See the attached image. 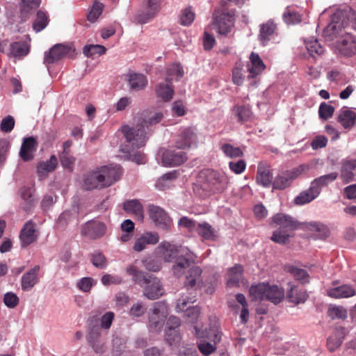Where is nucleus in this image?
<instances>
[{"mask_svg":"<svg viewBox=\"0 0 356 356\" xmlns=\"http://www.w3.org/2000/svg\"><path fill=\"white\" fill-rule=\"evenodd\" d=\"M163 118L161 112L155 113L148 119H143L136 127L125 124L122 126L120 131L126 139L127 144L121 147V152L128 156H141L137 150L143 147L147 140L145 127L159 123Z\"/></svg>","mask_w":356,"mask_h":356,"instance_id":"1","label":"nucleus"},{"mask_svg":"<svg viewBox=\"0 0 356 356\" xmlns=\"http://www.w3.org/2000/svg\"><path fill=\"white\" fill-rule=\"evenodd\" d=\"M127 273L132 276L133 282L144 288L143 295L149 300H156L163 295L164 291L159 278L139 270L135 266L127 267Z\"/></svg>","mask_w":356,"mask_h":356,"instance_id":"2","label":"nucleus"},{"mask_svg":"<svg viewBox=\"0 0 356 356\" xmlns=\"http://www.w3.org/2000/svg\"><path fill=\"white\" fill-rule=\"evenodd\" d=\"M350 23L353 29L356 31V13L351 9H338L332 15L330 22L323 29V36L327 40H332Z\"/></svg>","mask_w":356,"mask_h":356,"instance_id":"3","label":"nucleus"},{"mask_svg":"<svg viewBox=\"0 0 356 356\" xmlns=\"http://www.w3.org/2000/svg\"><path fill=\"white\" fill-rule=\"evenodd\" d=\"M193 333L197 338V346L203 355L209 356L216 352L217 344L220 343L222 337V333L218 327L211 326L209 329H202L195 325Z\"/></svg>","mask_w":356,"mask_h":356,"instance_id":"4","label":"nucleus"},{"mask_svg":"<svg viewBox=\"0 0 356 356\" xmlns=\"http://www.w3.org/2000/svg\"><path fill=\"white\" fill-rule=\"evenodd\" d=\"M249 292L252 300H268L275 305L280 303L284 298V291L282 289L264 282L251 286Z\"/></svg>","mask_w":356,"mask_h":356,"instance_id":"5","label":"nucleus"},{"mask_svg":"<svg viewBox=\"0 0 356 356\" xmlns=\"http://www.w3.org/2000/svg\"><path fill=\"white\" fill-rule=\"evenodd\" d=\"M200 177L204 179L207 188L213 193H222L229 184L227 175L218 170L205 169L201 172Z\"/></svg>","mask_w":356,"mask_h":356,"instance_id":"6","label":"nucleus"},{"mask_svg":"<svg viewBox=\"0 0 356 356\" xmlns=\"http://www.w3.org/2000/svg\"><path fill=\"white\" fill-rule=\"evenodd\" d=\"M273 223L279 226L278 229L289 232H293L297 229L310 230L312 224L306 222H299L292 216L278 213L274 215L272 218Z\"/></svg>","mask_w":356,"mask_h":356,"instance_id":"7","label":"nucleus"},{"mask_svg":"<svg viewBox=\"0 0 356 356\" xmlns=\"http://www.w3.org/2000/svg\"><path fill=\"white\" fill-rule=\"evenodd\" d=\"M86 339L89 346L95 353L102 355L106 352V342L97 323H94L92 321H90Z\"/></svg>","mask_w":356,"mask_h":356,"instance_id":"8","label":"nucleus"},{"mask_svg":"<svg viewBox=\"0 0 356 356\" xmlns=\"http://www.w3.org/2000/svg\"><path fill=\"white\" fill-rule=\"evenodd\" d=\"M196 256L188 248H184L181 251V254L178 256L173 261L172 271L177 277H181L186 270L195 262Z\"/></svg>","mask_w":356,"mask_h":356,"instance_id":"9","label":"nucleus"},{"mask_svg":"<svg viewBox=\"0 0 356 356\" xmlns=\"http://www.w3.org/2000/svg\"><path fill=\"white\" fill-rule=\"evenodd\" d=\"M235 13L234 10L223 11L220 15L213 17V26L217 33L227 35L234 26Z\"/></svg>","mask_w":356,"mask_h":356,"instance_id":"10","label":"nucleus"},{"mask_svg":"<svg viewBox=\"0 0 356 356\" xmlns=\"http://www.w3.org/2000/svg\"><path fill=\"white\" fill-rule=\"evenodd\" d=\"M304 165L290 170H285L277 175L273 182V187L277 190H284L289 187L292 181L304 170Z\"/></svg>","mask_w":356,"mask_h":356,"instance_id":"11","label":"nucleus"},{"mask_svg":"<svg viewBox=\"0 0 356 356\" xmlns=\"http://www.w3.org/2000/svg\"><path fill=\"white\" fill-rule=\"evenodd\" d=\"M184 248L174 243L164 241L157 246L156 252L165 262H172L181 254Z\"/></svg>","mask_w":356,"mask_h":356,"instance_id":"12","label":"nucleus"},{"mask_svg":"<svg viewBox=\"0 0 356 356\" xmlns=\"http://www.w3.org/2000/svg\"><path fill=\"white\" fill-rule=\"evenodd\" d=\"M335 48L339 54L345 56H351L356 54V38L350 33L346 32L341 34L336 42Z\"/></svg>","mask_w":356,"mask_h":356,"instance_id":"13","label":"nucleus"},{"mask_svg":"<svg viewBox=\"0 0 356 356\" xmlns=\"http://www.w3.org/2000/svg\"><path fill=\"white\" fill-rule=\"evenodd\" d=\"M161 9L160 0H147L146 8L135 16V22L139 24L149 22Z\"/></svg>","mask_w":356,"mask_h":356,"instance_id":"14","label":"nucleus"},{"mask_svg":"<svg viewBox=\"0 0 356 356\" xmlns=\"http://www.w3.org/2000/svg\"><path fill=\"white\" fill-rule=\"evenodd\" d=\"M99 168L86 174L83 178V187L85 190L102 189L107 188Z\"/></svg>","mask_w":356,"mask_h":356,"instance_id":"15","label":"nucleus"},{"mask_svg":"<svg viewBox=\"0 0 356 356\" xmlns=\"http://www.w3.org/2000/svg\"><path fill=\"white\" fill-rule=\"evenodd\" d=\"M149 213L150 218L158 227L165 230H168L171 227L172 220L161 207L150 205L149 207Z\"/></svg>","mask_w":356,"mask_h":356,"instance_id":"16","label":"nucleus"},{"mask_svg":"<svg viewBox=\"0 0 356 356\" xmlns=\"http://www.w3.org/2000/svg\"><path fill=\"white\" fill-rule=\"evenodd\" d=\"M71 51L72 47L70 45L56 44L44 53V63H54L65 58Z\"/></svg>","mask_w":356,"mask_h":356,"instance_id":"17","label":"nucleus"},{"mask_svg":"<svg viewBox=\"0 0 356 356\" xmlns=\"http://www.w3.org/2000/svg\"><path fill=\"white\" fill-rule=\"evenodd\" d=\"M106 232L104 223L97 220H89L81 228V234L92 239L102 237Z\"/></svg>","mask_w":356,"mask_h":356,"instance_id":"18","label":"nucleus"},{"mask_svg":"<svg viewBox=\"0 0 356 356\" xmlns=\"http://www.w3.org/2000/svg\"><path fill=\"white\" fill-rule=\"evenodd\" d=\"M103 175L106 187H109L118 181L122 175L123 171L120 165L110 164L99 168Z\"/></svg>","mask_w":356,"mask_h":356,"instance_id":"19","label":"nucleus"},{"mask_svg":"<svg viewBox=\"0 0 356 356\" xmlns=\"http://www.w3.org/2000/svg\"><path fill=\"white\" fill-rule=\"evenodd\" d=\"M40 270V266L36 265L22 276L21 288L23 291H31L39 282Z\"/></svg>","mask_w":356,"mask_h":356,"instance_id":"20","label":"nucleus"},{"mask_svg":"<svg viewBox=\"0 0 356 356\" xmlns=\"http://www.w3.org/2000/svg\"><path fill=\"white\" fill-rule=\"evenodd\" d=\"M202 273V270L200 266H193L190 268L186 276L184 287L187 290H196L197 288L200 287L202 283L201 278Z\"/></svg>","mask_w":356,"mask_h":356,"instance_id":"21","label":"nucleus"},{"mask_svg":"<svg viewBox=\"0 0 356 356\" xmlns=\"http://www.w3.org/2000/svg\"><path fill=\"white\" fill-rule=\"evenodd\" d=\"M159 235L155 232H147L138 237L133 246V250L140 252L146 248L147 245H155L159 241Z\"/></svg>","mask_w":356,"mask_h":356,"instance_id":"22","label":"nucleus"},{"mask_svg":"<svg viewBox=\"0 0 356 356\" xmlns=\"http://www.w3.org/2000/svg\"><path fill=\"white\" fill-rule=\"evenodd\" d=\"M257 181L264 187L273 185V172L271 167L265 163H260L257 168Z\"/></svg>","mask_w":356,"mask_h":356,"instance_id":"23","label":"nucleus"},{"mask_svg":"<svg viewBox=\"0 0 356 356\" xmlns=\"http://www.w3.org/2000/svg\"><path fill=\"white\" fill-rule=\"evenodd\" d=\"M195 129L191 127L184 128L176 141L177 149H186L190 148L191 143L196 140Z\"/></svg>","mask_w":356,"mask_h":356,"instance_id":"24","label":"nucleus"},{"mask_svg":"<svg viewBox=\"0 0 356 356\" xmlns=\"http://www.w3.org/2000/svg\"><path fill=\"white\" fill-rule=\"evenodd\" d=\"M19 238L22 247L28 246L37 239L35 224L32 221L24 224L20 232Z\"/></svg>","mask_w":356,"mask_h":356,"instance_id":"25","label":"nucleus"},{"mask_svg":"<svg viewBox=\"0 0 356 356\" xmlns=\"http://www.w3.org/2000/svg\"><path fill=\"white\" fill-rule=\"evenodd\" d=\"M250 63L248 65V71L249 72L248 78L252 79L259 75L265 69L266 65L257 53L252 52L250 56Z\"/></svg>","mask_w":356,"mask_h":356,"instance_id":"26","label":"nucleus"},{"mask_svg":"<svg viewBox=\"0 0 356 356\" xmlns=\"http://www.w3.org/2000/svg\"><path fill=\"white\" fill-rule=\"evenodd\" d=\"M346 335L345 328L336 327L327 339V347L330 352L336 350L342 343Z\"/></svg>","mask_w":356,"mask_h":356,"instance_id":"27","label":"nucleus"},{"mask_svg":"<svg viewBox=\"0 0 356 356\" xmlns=\"http://www.w3.org/2000/svg\"><path fill=\"white\" fill-rule=\"evenodd\" d=\"M328 296L333 298H347L356 294L355 289L350 285L343 284L327 291Z\"/></svg>","mask_w":356,"mask_h":356,"instance_id":"28","label":"nucleus"},{"mask_svg":"<svg viewBox=\"0 0 356 356\" xmlns=\"http://www.w3.org/2000/svg\"><path fill=\"white\" fill-rule=\"evenodd\" d=\"M338 120L344 129H350L355 124L356 111L352 108L343 107L340 110Z\"/></svg>","mask_w":356,"mask_h":356,"instance_id":"29","label":"nucleus"},{"mask_svg":"<svg viewBox=\"0 0 356 356\" xmlns=\"http://www.w3.org/2000/svg\"><path fill=\"white\" fill-rule=\"evenodd\" d=\"M57 165V157H50L47 161L40 162L37 166V174L40 179H45L49 172L56 169Z\"/></svg>","mask_w":356,"mask_h":356,"instance_id":"30","label":"nucleus"},{"mask_svg":"<svg viewBox=\"0 0 356 356\" xmlns=\"http://www.w3.org/2000/svg\"><path fill=\"white\" fill-rule=\"evenodd\" d=\"M338 176L337 172L323 175L313 181V200L319 194L322 187L327 186L329 183L334 181Z\"/></svg>","mask_w":356,"mask_h":356,"instance_id":"31","label":"nucleus"},{"mask_svg":"<svg viewBox=\"0 0 356 356\" xmlns=\"http://www.w3.org/2000/svg\"><path fill=\"white\" fill-rule=\"evenodd\" d=\"M276 29V24L270 20L260 26L259 38L263 45L267 44L271 37L274 35Z\"/></svg>","mask_w":356,"mask_h":356,"instance_id":"32","label":"nucleus"},{"mask_svg":"<svg viewBox=\"0 0 356 356\" xmlns=\"http://www.w3.org/2000/svg\"><path fill=\"white\" fill-rule=\"evenodd\" d=\"M356 169V159L345 160L341 166V179L345 184L353 181V170Z\"/></svg>","mask_w":356,"mask_h":356,"instance_id":"33","label":"nucleus"},{"mask_svg":"<svg viewBox=\"0 0 356 356\" xmlns=\"http://www.w3.org/2000/svg\"><path fill=\"white\" fill-rule=\"evenodd\" d=\"M38 146L37 138L34 136L24 137L22 139L19 156H31Z\"/></svg>","mask_w":356,"mask_h":356,"instance_id":"34","label":"nucleus"},{"mask_svg":"<svg viewBox=\"0 0 356 356\" xmlns=\"http://www.w3.org/2000/svg\"><path fill=\"white\" fill-rule=\"evenodd\" d=\"M288 285L289 290L286 297L289 302L295 304H299L304 302L306 300L307 294L304 291L300 289L297 286H295L291 283H289Z\"/></svg>","mask_w":356,"mask_h":356,"instance_id":"35","label":"nucleus"},{"mask_svg":"<svg viewBox=\"0 0 356 356\" xmlns=\"http://www.w3.org/2000/svg\"><path fill=\"white\" fill-rule=\"evenodd\" d=\"M123 209L126 212L134 215L138 220L143 219V207L138 200L125 201Z\"/></svg>","mask_w":356,"mask_h":356,"instance_id":"36","label":"nucleus"},{"mask_svg":"<svg viewBox=\"0 0 356 356\" xmlns=\"http://www.w3.org/2000/svg\"><path fill=\"white\" fill-rule=\"evenodd\" d=\"M40 2L41 0H22L20 5L22 20L29 19L33 11L39 7Z\"/></svg>","mask_w":356,"mask_h":356,"instance_id":"37","label":"nucleus"},{"mask_svg":"<svg viewBox=\"0 0 356 356\" xmlns=\"http://www.w3.org/2000/svg\"><path fill=\"white\" fill-rule=\"evenodd\" d=\"M243 267L242 265L236 264L234 267L230 268L228 271L227 286H234L238 285L243 279Z\"/></svg>","mask_w":356,"mask_h":356,"instance_id":"38","label":"nucleus"},{"mask_svg":"<svg viewBox=\"0 0 356 356\" xmlns=\"http://www.w3.org/2000/svg\"><path fill=\"white\" fill-rule=\"evenodd\" d=\"M195 230L204 240L214 241L217 237L215 229L208 222L198 223Z\"/></svg>","mask_w":356,"mask_h":356,"instance_id":"39","label":"nucleus"},{"mask_svg":"<svg viewBox=\"0 0 356 356\" xmlns=\"http://www.w3.org/2000/svg\"><path fill=\"white\" fill-rule=\"evenodd\" d=\"M10 56L15 58H23L29 52V48L24 42H15L10 44Z\"/></svg>","mask_w":356,"mask_h":356,"instance_id":"40","label":"nucleus"},{"mask_svg":"<svg viewBox=\"0 0 356 356\" xmlns=\"http://www.w3.org/2000/svg\"><path fill=\"white\" fill-rule=\"evenodd\" d=\"M286 270L298 281L302 284L309 283V275L308 273L302 268L289 265L286 266Z\"/></svg>","mask_w":356,"mask_h":356,"instance_id":"41","label":"nucleus"},{"mask_svg":"<svg viewBox=\"0 0 356 356\" xmlns=\"http://www.w3.org/2000/svg\"><path fill=\"white\" fill-rule=\"evenodd\" d=\"M129 83L131 90L138 91L145 88L147 84V80L143 74H133L129 76Z\"/></svg>","mask_w":356,"mask_h":356,"instance_id":"42","label":"nucleus"},{"mask_svg":"<svg viewBox=\"0 0 356 356\" xmlns=\"http://www.w3.org/2000/svg\"><path fill=\"white\" fill-rule=\"evenodd\" d=\"M156 93L163 101L169 102L173 97L174 90L170 84L160 83L156 86Z\"/></svg>","mask_w":356,"mask_h":356,"instance_id":"43","label":"nucleus"},{"mask_svg":"<svg viewBox=\"0 0 356 356\" xmlns=\"http://www.w3.org/2000/svg\"><path fill=\"white\" fill-rule=\"evenodd\" d=\"M232 112L240 122L248 121L252 114L248 105H236L232 108Z\"/></svg>","mask_w":356,"mask_h":356,"instance_id":"44","label":"nucleus"},{"mask_svg":"<svg viewBox=\"0 0 356 356\" xmlns=\"http://www.w3.org/2000/svg\"><path fill=\"white\" fill-rule=\"evenodd\" d=\"M176 178V173L174 172H168L159 177L156 183L155 187L160 191H164L169 188L172 185V181Z\"/></svg>","mask_w":356,"mask_h":356,"instance_id":"45","label":"nucleus"},{"mask_svg":"<svg viewBox=\"0 0 356 356\" xmlns=\"http://www.w3.org/2000/svg\"><path fill=\"white\" fill-rule=\"evenodd\" d=\"M282 18L284 22L289 25H294L302 21L301 15L289 7L285 9L282 15Z\"/></svg>","mask_w":356,"mask_h":356,"instance_id":"46","label":"nucleus"},{"mask_svg":"<svg viewBox=\"0 0 356 356\" xmlns=\"http://www.w3.org/2000/svg\"><path fill=\"white\" fill-rule=\"evenodd\" d=\"M157 163L164 167H175L186 161L187 157H156Z\"/></svg>","mask_w":356,"mask_h":356,"instance_id":"47","label":"nucleus"},{"mask_svg":"<svg viewBox=\"0 0 356 356\" xmlns=\"http://www.w3.org/2000/svg\"><path fill=\"white\" fill-rule=\"evenodd\" d=\"M327 314L332 319H345L347 318L348 312L341 305H331L328 307Z\"/></svg>","mask_w":356,"mask_h":356,"instance_id":"48","label":"nucleus"},{"mask_svg":"<svg viewBox=\"0 0 356 356\" xmlns=\"http://www.w3.org/2000/svg\"><path fill=\"white\" fill-rule=\"evenodd\" d=\"M196 300L195 296H181L177 301L176 304V312H181L186 311V312L192 307L188 306L189 303H193Z\"/></svg>","mask_w":356,"mask_h":356,"instance_id":"49","label":"nucleus"},{"mask_svg":"<svg viewBox=\"0 0 356 356\" xmlns=\"http://www.w3.org/2000/svg\"><path fill=\"white\" fill-rule=\"evenodd\" d=\"M330 234L328 227L320 222L313 223V239H325Z\"/></svg>","mask_w":356,"mask_h":356,"instance_id":"50","label":"nucleus"},{"mask_svg":"<svg viewBox=\"0 0 356 356\" xmlns=\"http://www.w3.org/2000/svg\"><path fill=\"white\" fill-rule=\"evenodd\" d=\"M195 14L191 6L181 10L179 15V23L182 26L191 25L195 19Z\"/></svg>","mask_w":356,"mask_h":356,"instance_id":"51","label":"nucleus"},{"mask_svg":"<svg viewBox=\"0 0 356 356\" xmlns=\"http://www.w3.org/2000/svg\"><path fill=\"white\" fill-rule=\"evenodd\" d=\"M152 316L166 318L168 314V306L165 301L154 302L152 309Z\"/></svg>","mask_w":356,"mask_h":356,"instance_id":"52","label":"nucleus"},{"mask_svg":"<svg viewBox=\"0 0 356 356\" xmlns=\"http://www.w3.org/2000/svg\"><path fill=\"white\" fill-rule=\"evenodd\" d=\"M90 261L93 266L99 269L105 268L108 264L106 257L99 250H95L90 254Z\"/></svg>","mask_w":356,"mask_h":356,"instance_id":"53","label":"nucleus"},{"mask_svg":"<svg viewBox=\"0 0 356 356\" xmlns=\"http://www.w3.org/2000/svg\"><path fill=\"white\" fill-rule=\"evenodd\" d=\"M104 6L102 3L95 1L89 13L87 15V19L90 22H95L102 15Z\"/></svg>","mask_w":356,"mask_h":356,"instance_id":"54","label":"nucleus"},{"mask_svg":"<svg viewBox=\"0 0 356 356\" xmlns=\"http://www.w3.org/2000/svg\"><path fill=\"white\" fill-rule=\"evenodd\" d=\"M106 47L100 44L86 45L83 49V54L88 57H92L95 55H103L106 53Z\"/></svg>","mask_w":356,"mask_h":356,"instance_id":"55","label":"nucleus"},{"mask_svg":"<svg viewBox=\"0 0 356 356\" xmlns=\"http://www.w3.org/2000/svg\"><path fill=\"white\" fill-rule=\"evenodd\" d=\"M183 67L180 65V64L174 63L168 68L165 80L168 83H170L173 76H176L177 78L180 79L183 76Z\"/></svg>","mask_w":356,"mask_h":356,"instance_id":"56","label":"nucleus"},{"mask_svg":"<svg viewBox=\"0 0 356 356\" xmlns=\"http://www.w3.org/2000/svg\"><path fill=\"white\" fill-rule=\"evenodd\" d=\"M48 24V19L46 14L39 10L37 13L36 19L33 24V28L36 32H40L43 30Z\"/></svg>","mask_w":356,"mask_h":356,"instance_id":"57","label":"nucleus"},{"mask_svg":"<svg viewBox=\"0 0 356 356\" xmlns=\"http://www.w3.org/2000/svg\"><path fill=\"white\" fill-rule=\"evenodd\" d=\"M291 234L289 232L287 231L282 230L281 229H277L273 232L270 238L275 243L279 244H286L288 243Z\"/></svg>","mask_w":356,"mask_h":356,"instance_id":"58","label":"nucleus"},{"mask_svg":"<svg viewBox=\"0 0 356 356\" xmlns=\"http://www.w3.org/2000/svg\"><path fill=\"white\" fill-rule=\"evenodd\" d=\"M96 284L92 277H84L80 279L76 284L77 288L83 292H89L92 287Z\"/></svg>","mask_w":356,"mask_h":356,"instance_id":"59","label":"nucleus"},{"mask_svg":"<svg viewBox=\"0 0 356 356\" xmlns=\"http://www.w3.org/2000/svg\"><path fill=\"white\" fill-rule=\"evenodd\" d=\"M21 197L22 200L25 202V204L22 206L23 209L25 211H29L31 208L33 202L34 201L31 190L29 188H22Z\"/></svg>","mask_w":356,"mask_h":356,"instance_id":"60","label":"nucleus"},{"mask_svg":"<svg viewBox=\"0 0 356 356\" xmlns=\"http://www.w3.org/2000/svg\"><path fill=\"white\" fill-rule=\"evenodd\" d=\"M200 314V309L197 306H194L190 308L186 312V316L188 318V322L193 325V327L195 325H197L199 327L202 328V325L197 323V319Z\"/></svg>","mask_w":356,"mask_h":356,"instance_id":"61","label":"nucleus"},{"mask_svg":"<svg viewBox=\"0 0 356 356\" xmlns=\"http://www.w3.org/2000/svg\"><path fill=\"white\" fill-rule=\"evenodd\" d=\"M147 308L142 302L134 303L130 308L129 314L131 318H138L145 314Z\"/></svg>","mask_w":356,"mask_h":356,"instance_id":"62","label":"nucleus"},{"mask_svg":"<svg viewBox=\"0 0 356 356\" xmlns=\"http://www.w3.org/2000/svg\"><path fill=\"white\" fill-rule=\"evenodd\" d=\"M165 341L170 346L177 345L181 340L179 330H165Z\"/></svg>","mask_w":356,"mask_h":356,"instance_id":"63","label":"nucleus"},{"mask_svg":"<svg viewBox=\"0 0 356 356\" xmlns=\"http://www.w3.org/2000/svg\"><path fill=\"white\" fill-rule=\"evenodd\" d=\"M3 302L8 308L14 309L18 305L19 298L16 293L7 292L3 296Z\"/></svg>","mask_w":356,"mask_h":356,"instance_id":"64","label":"nucleus"}]
</instances>
